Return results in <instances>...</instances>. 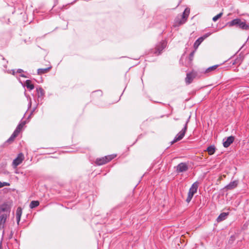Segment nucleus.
Wrapping results in <instances>:
<instances>
[{
    "label": "nucleus",
    "instance_id": "f257e3e1",
    "mask_svg": "<svg viewBox=\"0 0 249 249\" xmlns=\"http://www.w3.org/2000/svg\"><path fill=\"white\" fill-rule=\"evenodd\" d=\"M190 9L188 7L185 8L182 15L177 16L174 21V26L177 27L185 23L189 17Z\"/></svg>",
    "mask_w": 249,
    "mask_h": 249
},
{
    "label": "nucleus",
    "instance_id": "2f4dec72",
    "mask_svg": "<svg viewBox=\"0 0 249 249\" xmlns=\"http://www.w3.org/2000/svg\"><path fill=\"white\" fill-rule=\"evenodd\" d=\"M20 76L23 77H26V76L24 74H21Z\"/></svg>",
    "mask_w": 249,
    "mask_h": 249
},
{
    "label": "nucleus",
    "instance_id": "f03ea898",
    "mask_svg": "<svg viewBox=\"0 0 249 249\" xmlns=\"http://www.w3.org/2000/svg\"><path fill=\"white\" fill-rule=\"evenodd\" d=\"M25 124V122L23 121L18 124L16 127V129L10 136V137L7 140L6 142L8 143H11L14 142L15 138L19 135L20 131L23 129L24 126Z\"/></svg>",
    "mask_w": 249,
    "mask_h": 249
},
{
    "label": "nucleus",
    "instance_id": "423d86ee",
    "mask_svg": "<svg viewBox=\"0 0 249 249\" xmlns=\"http://www.w3.org/2000/svg\"><path fill=\"white\" fill-rule=\"evenodd\" d=\"M166 43L165 41H162L159 43L155 47V48L151 50V52L156 55H160L163 50L165 48Z\"/></svg>",
    "mask_w": 249,
    "mask_h": 249
},
{
    "label": "nucleus",
    "instance_id": "a211bd4d",
    "mask_svg": "<svg viewBox=\"0 0 249 249\" xmlns=\"http://www.w3.org/2000/svg\"><path fill=\"white\" fill-rule=\"evenodd\" d=\"M238 27L244 30H248L249 29V25L247 24L245 21H242L241 20H240V23L239 24Z\"/></svg>",
    "mask_w": 249,
    "mask_h": 249
},
{
    "label": "nucleus",
    "instance_id": "bb28decb",
    "mask_svg": "<svg viewBox=\"0 0 249 249\" xmlns=\"http://www.w3.org/2000/svg\"><path fill=\"white\" fill-rule=\"evenodd\" d=\"M240 58H237L234 62H232L233 65L240 64Z\"/></svg>",
    "mask_w": 249,
    "mask_h": 249
},
{
    "label": "nucleus",
    "instance_id": "4be33fe9",
    "mask_svg": "<svg viewBox=\"0 0 249 249\" xmlns=\"http://www.w3.org/2000/svg\"><path fill=\"white\" fill-rule=\"evenodd\" d=\"M207 151L210 155H212L215 152V148L214 146L211 145L207 148Z\"/></svg>",
    "mask_w": 249,
    "mask_h": 249
},
{
    "label": "nucleus",
    "instance_id": "9d476101",
    "mask_svg": "<svg viewBox=\"0 0 249 249\" xmlns=\"http://www.w3.org/2000/svg\"><path fill=\"white\" fill-rule=\"evenodd\" d=\"M211 35V33H208L202 36L199 37L194 43V47L196 49L199 46V45L201 43V42L207 37H208L209 36Z\"/></svg>",
    "mask_w": 249,
    "mask_h": 249
},
{
    "label": "nucleus",
    "instance_id": "6e6552de",
    "mask_svg": "<svg viewBox=\"0 0 249 249\" xmlns=\"http://www.w3.org/2000/svg\"><path fill=\"white\" fill-rule=\"evenodd\" d=\"M188 165L185 162H181L176 166V172L177 173L186 172L188 170Z\"/></svg>",
    "mask_w": 249,
    "mask_h": 249
},
{
    "label": "nucleus",
    "instance_id": "0eeeda50",
    "mask_svg": "<svg viewBox=\"0 0 249 249\" xmlns=\"http://www.w3.org/2000/svg\"><path fill=\"white\" fill-rule=\"evenodd\" d=\"M11 208V203L5 202L0 205V213H4L3 214L9 215Z\"/></svg>",
    "mask_w": 249,
    "mask_h": 249
},
{
    "label": "nucleus",
    "instance_id": "9b49d317",
    "mask_svg": "<svg viewBox=\"0 0 249 249\" xmlns=\"http://www.w3.org/2000/svg\"><path fill=\"white\" fill-rule=\"evenodd\" d=\"M24 157L22 153H19L18 157L13 160V165L15 167H17L18 165H19L22 161L24 160Z\"/></svg>",
    "mask_w": 249,
    "mask_h": 249
},
{
    "label": "nucleus",
    "instance_id": "6ab92c4d",
    "mask_svg": "<svg viewBox=\"0 0 249 249\" xmlns=\"http://www.w3.org/2000/svg\"><path fill=\"white\" fill-rule=\"evenodd\" d=\"M218 66H219L218 65H214V66H213L212 67H210L207 68L205 70L204 73L205 74H210V73H212L213 71L216 70V69L217 68Z\"/></svg>",
    "mask_w": 249,
    "mask_h": 249
},
{
    "label": "nucleus",
    "instance_id": "f8f14e48",
    "mask_svg": "<svg viewBox=\"0 0 249 249\" xmlns=\"http://www.w3.org/2000/svg\"><path fill=\"white\" fill-rule=\"evenodd\" d=\"M234 137L233 136H230L226 138L225 140H223V146L225 147H229L234 141Z\"/></svg>",
    "mask_w": 249,
    "mask_h": 249
},
{
    "label": "nucleus",
    "instance_id": "5701e85b",
    "mask_svg": "<svg viewBox=\"0 0 249 249\" xmlns=\"http://www.w3.org/2000/svg\"><path fill=\"white\" fill-rule=\"evenodd\" d=\"M39 205V202L38 201H32L30 204V208L33 209L37 207Z\"/></svg>",
    "mask_w": 249,
    "mask_h": 249
},
{
    "label": "nucleus",
    "instance_id": "aec40b11",
    "mask_svg": "<svg viewBox=\"0 0 249 249\" xmlns=\"http://www.w3.org/2000/svg\"><path fill=\"white\" fill-rule=\"evenodd\" d=\"M9 216L8 214H1L0 215V225L3 224L6 222V219Z\"/></svg>",
    "mask_w": 249,
    "mask_h": 249
},
{
    "label": "nucleus",
    "instance_id": "412c9836",
    "mask_svg": "<svg viewBox=\"0 0 249 249\" xmlns=\"http://www.w3.org/2000/svg\"><path fill=\"white\" fill-rule=\"evenodd\" d=\"M25 85L26 88L30 90L33 89L35 88L34 85L32 83V81L30 80H27L25 81Z\"/></svg>",
    "mask_w": 249,
    "mask_h": 249
},
{
    "label": "nucleus",
    "instance_id": "cd10ccee",
    "mask_svg": "<svg viewBox=\"0 0 249 249\" xmlns=\"http://www.w3.org/2000/svg\"><path fill=\"white\" fill-rule=\"evenodd\" d=\"M194 53H195V52L193 51L192 53H191L190 54V59L191 60H192L193 57H194Z\"/></svg>",
    "mask_w": 249,
    "mask_h": 249
},
{
    "label": "nucleus",
    "instance_id": "dca6fc26",
    "mask_svg": "<svg viewBox=\"0 0 249 249\" xmlns=\"http://www.w3.org/2000/svg\"><path fill=\"white\" fill-rule=\"evenodd\" d=\"M238 185V181H233L232 182H231L228 185H227L225 188L227 190H232L237 187Z\"/></svg>",
    "mask_w": 249,
    "mask_h": 249
},
{
    "label": "nucleus",
    "instance_id": "4468645a",
    "mask_svg": "<svg viewBox=\"0 0 249 249\" xmlns=\"http://www.w3.org/2000/svg\"><path fill=\"white\" fill-rule=\"evenodd\" d=\"M52 69V66H50L47 68H41V69H38L37 70V73L39 75H42L43 74L46 73L48 72L51 69Z\"/></svg>",
    "mask_w": 249,
    "mask_h": 249
},
{
    "label": "nucleus",
    "instance_id": "7ed1b4c3",
    "mask_svg": "<svg viewBox=\"0 0 249 249\" xmlns=\"http://www.w3.org/2000/svg\"><path fill=\"white\" fill-rule=\"evenodd\" d=\"M116 155H110L106 156L105 157L97 158L95 163L97 165H102L103 164H106L112 160L113 159H114L116 157Z\"/></svg>",
    "mask_w": 249,
    "mask_h": 249
},
{
    "label": "nucleus",
    "instance_id": "7c9ffc66",
    "mask_svg": "<svg viewBox=\"0 0 249 249\" xmlns=\"http://www.w3.org/2000/svg\"><path fill=\"white\" fill-rule=\"evenodd\" d=\"M16 73H17V72L15 71V70H12V74L13 75H15Z\"/></svg>",
    "mask_w": 249,
    "mask_h": 249
},
{
    "label": "nucleus",
    "instance_id": "b1692460",
    "mask_svg": "<svg viewBox=\"0 0 249 249\" xmlns=\"http://www.w3.org/2000/svg\"><path fill=\"white\" fill-rule=\"evenodd\" d=\"M223 15V13H220L217 15L216 16H214L213 18V20L214 22L216 21L219 18H220Z\"/></svg>",
    "mask_w": 249,
    "mask_h": 249
},
{
    "label": "nucleus",
    "instance_id": "39448f33",
    "mask_svg": "<svg viewBox=\"0 0 249 249\" xmlns=\"http://www.w3.org/2000/svg\"><path fill=\"white\" fill-rule=\"evenodd\" d=\"M198 187V183L197 182H196L192 185L191 187L189 189V192L188 193L187 197L186 200L187 203H189L191 201L194 194L196 193Z\"/></svg>",
    "mask_w": 249,
    "mask_h": 249
},
{
    "label": "nucleus",
    "instance_id": "a878e982",
    "mask_svg": "<svg viewBox=\"0 0 249 249\" xmlns=\"http://www.w3.org/2000/svg\"><path fill=\"white\" fill-rule=\"evenodd\" d=\"M10 184L9 183L6 182H0V188H2L4 186H9Z\"/></svg>",
    "mask_w": 249,
    "mask_h": 249
},
{
    "label": "nucleus",
    "instance_id": "ddd939ff",
    "mask_svg": "<svg viewBox=\"0 0 249 249\" xmlns=\"http://www.w3.org/2000/svg\"><path fill=\"white\" fill-rule=\"evenodd\" d=\"M240 19L239 18H235L233 19L232 20L227 23V25L229 27H232L233 26H236L237 27L238 26L239 24L240 23Z\"/></svg>",
    "mask_w": 249,
    "mask_h": 249
},
{
    "label": "nucleus",
    "instance_id": "1a4fd4ad",
    "mask_svg": "<svg viewBox=\"0 0 249 249\" xmlns=\"http://www.w3.org/2000/svg\"><path fill=\"white\" fill-rule=\"evenodd\" d=\"M196 76V73L194 71L188 72L186 74V77L185 79V81L186 85H189L191 84L193 80L195 78Z\"/></svg>",
    "mask_w": 249,
    "mask_h": 249
},
{
    "label": "nucleus",
    "instance_id": "c756f323",
    "mask_svg": "<svg viewBox=\"0 0 249 249\" xmlns=\"http://www.w3.org/2000/svg\"><path fill=\"white\" fill-rule=\"evenodd\" d=\"M20 217L21 216H16L18 224L20 221Z\"/></svg>",
    "mask_w": 249,
    "mask_h": 249
},
{
    "label": "nucleus",
    "instance_id": "2eb2a0df",
    "mask_svg": "<svg viewBox=\"0 0 249 249\" xmlns=\"http://www.w3.org/2000/svg\"><path fill=\"white\" fill-rule=\"evenodd\" d=\"M229 215V213H222L220 214L217 218L216 221L217 222H220L226 219L227 216Z\"/></svg>",
    "mask_w": 249,
    "mask_h": 249
},
{
    "label": "nucleus",
    "instance_id": "c85d7f7f",
    "mask_svg": "<svg viewBox=\"0 0 249 249\" xmlns=\"http://www.w3.org/2000/svg\"><path fill=\"white\" fill-rule=\"evenodd\" d=\"M23 72V71L22 69H18L16 71L17 73H21Z\"/></svg>",
    "mask_w": 249,
    "mask_h": 249
},
{
    "label": "nucleus",
    "instance_id": "393cba45",
    "mask_svg": "<svg viewBox=\"0 0 249 249\" xmlns=\"http://www.w3.org/2000/svg\"><path fill=\"white\" fill-rule=\"evenodd\" d=\"M22 214V210L21 208H18L16 211V216H21Z\"/></svg>",
    "mask_w": 249,
    "mask_h": 249
},
{
    "label": "nucleus",
    "instance_id": "f3484780",
    "mask_svg": "<svg viewBox=\"0 0 249 249\" xmlns=\"http://www.w3.org/2000/svg\"><path fill=\"white\" fill-rule=\"evenodd\" d=\"M36 91L38 98L42 99L45 94L44 89L42 88H37Z\"/></svg>",
    "mask_w": 249,
    "mask_h": 249
},
{
    "label": "nucleus",
    "instance_id": "20e7f679",
    "mask_svg": "<svg viewBox=\"0 0 249 249\" xmlns=\"http://www.w3.org/2000/svg\"><path fill=\"white\" fill-rule=\"evenodd\" d=\"M188 122L189 120L185 122L183 128L177 134L174 140L171 142L172 144H173L183 139L187 130Z\"/></svg>",
    "mask_w": 249,
    "mask_h": 249
}]
</instances>
